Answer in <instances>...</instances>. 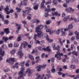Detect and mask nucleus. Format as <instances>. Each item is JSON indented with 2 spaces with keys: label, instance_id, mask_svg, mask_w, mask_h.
Returning a JSON list of instances; mask_svg holds the SVG:
<instances>
[{
  "label": "nucleus",
  "instance_id": "obj_24",
  "mask_svg": "<svg viewBox=\"0 0 79 79\" xmlns=\"http://www.w3.org/2000/svg\"><path fill=\"white\" fill-rule=\"evenodd\" d=\"M9 39L7 37H3L2 38V40L5 41V42H6L7 40H8Z\"/></svg>",
  "mask_w": 79,
  "mask_h": 79
},
{
  "label": "nucleus",
  "instance_id": "obj_6",
  "mask_svg": "<svg viewBox=\"0 0 79 79\" xmlns=\"http://www.w3.org/2000/svg\"><path fill=\"white\" fill-rule=\"evenodd\" d=\"M65 10L68 13H71V12H74V10L72 9L71 7H70L65 9Z\"/></svg>",
  "mask_w": 79,
  "mask_h": 79
},
{
  "label": "nucleus",
  "instance_id": "obj_37",
  "mask_svg": "<svg viewBox=\"0 0 79 79\" xmlns=\"http://www.w3.org/2000/svg\"><path fill=\"white\" fill-rule=\"evenodd\" d=\"M49 77H50V76H49V75H48L46 74V75L45 76V77L44 78V79H48L49 78Z\"/></svg>",
  "mask_w": 79,
  "mask_h": 79
},
{
  "label": "nucleus",
  "instance_id": "obj_17",
  "mask_svg": "<svg viewBox=\"0 0 79 79\" xmlns=\"http://www.w3.org/2000/svg\"><path fill=\"white\" fill-rule=\"evenodd\" d=\"M41 68H42V65H39L38 66H37L36 67H35V69H36L37 71H41Z\"/></svg>",
  "mask_w": 79,
  "mask_h": 79
},
{
  "label": "nucleus",
  "instance_id": "obj_25",
  "mask_svg": "<svg viewBox=\"0 0 79 79\" xmlns=\"http://www.w3.org/2000/svg\"><path fill=\"white\" fill-rule=\"evenodd\" d=\"M28 57H29V58H30V59H31V60H34V58L33 56H32L31 55L29 54Z\"/></svg>",
  "mask_w": 79,
  "mask_h": 79
},
{
  "label": "nucleus",
  "instance_id": "obj_48",
  "mask_svg": "<svg viewBox=\"0 0 79 79\" xmlns=\"http://www.w3.org/2000/svg\"><path fill=\"white\" fill-rule=\"evenodd\" d=\"M10 68H8L6 70H4V71L5 73H7L8 71H10Z\"/></svg>",
  "mask_w": 79,
  "mask_h": 79
},
{
  "label": "nucleus",
  "instance_id": "obj_64",
  "mask_svg": "<svg viewBox=\"0 0 79 79\" xmlns=\"http://www.w3.org/2000/svg\"><path fill=\"white\" fill-rule=\"evenodd\" d=\"M8 47H13V44H9L8 45Z\"/></svg>",
  "mask_w": 79,
  "mask_h": 79
},
{
  "label": "nucleus",
  "instance_id": "obj_36",
  "mask_svg": "<svg viewBox=\"0 0 79 79\" xmlns=\"http://www.w3.org/2000/svg\"><path fill=\"white\" fill-rule=\"evenodd\" d=\"M53 2L54 5H57L58 4L56 0H53Z\"/></svg>",
  "mask_w": 79,
  "mask_h": 79
},
{
  "label": "nucleus",
  "instance_id": "obj_5",
  "mask_svg": "<svg viewBox=\"0 0 79 79\" xmlns=\"http://www.w3.org/2000/svg\"><path fill=\"white\" fill-rule=\"evenodd\" d=\"M0 55H1V56H0V60H3L2 57L5 55V51L2 50V49L1 48H0Z\"/></svg>",
  "mask_w": 79,
  "mask_h": 79
},
{
  "label": "nucleus",
  "instance_id": "obj_47",
  "mask_svg": "<svg viewBox=\"0 0 79 79\" xmlns=\"http://www.w3.org/2000/svg\"><path fill=\"white\" fill-rule=\"evenodd\" d=\"M46 65L45 64H44L43 65H41V68H45V67H46Z\"/></svg>",
  "mask_w": 79,
  "mask_h": 79
},
{
  "label": "nucleus",
  "instance_id": "obj_31",
  "mask_svg": "<svg viewBox=\"0 0 79 79\" xmlns=\"http://www.w3.org/2000/svg\"><path fill=\"white\" fill-rule=\"evenodd\" d=\"M75 1V0H66V2L67 3H69V2H74V1Z\"/></svg>",
  "mask_w": 79,
  "mask_h": 79
},
{
  "label": "nucleus",
  "instance_id": "obj_13",
  "mask_svg": "<svg viewBox=\"0 0 79 79\" xmlns=\"http://www.w3.org/2000/svg\"><path fill=\"white\" fill-rule=\"evenodd\" d=\"M61 39H58V41H59V42H60L61 46H62V45H63V43H64V42H65V41L66 40H65V39H64L63 40L62 42V41H61Z\"/></svg>",
  "mask_w": 79,
  "mask_h": 79
},
{
  "label": "nucleus",
  "instance_id": "obj_1",
  "mask_svg": "<svg viewBox=\"0 0 79 79\" xmlns=\"http://www.w3.org/2000/svg\"><path fill=\"white\" fill-rule=\"evenodd\" d=\"M44 25L42 24L39 25L37 26V27H36L35 28V32H37L38 34V37L39 38H41L42 36L43 35L44 33L41 31L39 30H42L44 28Z\"/></svg>",
  "mask_w": 79,
  "mask_h": 79
},
{
  "label": "nucleus",
  "instance_id": "obj_10",
  "mask_svg": "<svg viewBox=\"0 0 79 79\" xmlns=\"http://www.w3.org/2000/svg\"><path fill=\"white\" fill-rule=\"evenodd\" d=\"M37 36H38V34H35L34 35V39L35 41V44H40V41H39L38 40H36V39Z\"/></svg>",
  "mask_w": 79,
  "mask_h": 79
},
{
  "label": "nucleus",
  "instance_id": "obj_34",
  "mask_svg": "<svg viewBox=\"0 0 79 79\" xmlns=\"http://www.w3.org/2000/svg\"><path fill=\"white\" fill-rule=\"evenodd\" d=\"M23 13H24L26 15H28L29 13V10H26L25 11H23Z\"/></svg>",
  "mask_w": 79,
  "mask_h": 79
},
{
  "label": "nucleus",
  "instance_id": "obj_50",
  "mask_svg": "<svg viewBox=\"0 0 79 79\" xmlns=\"http://www.w3.org/2000/svg\"><path fill=\"white\" fill-rule=\"evenodd\" d=\"M5 11L6 12H7L9 10V9L8 8V6H6V7L5 9Z\"/></svg>",
  "mask_w": 79,
  "mask_h": 79
},
{
  "label": "nucleus",
  "instance_id": "obj_53",
  "mask_svg": "<svg viewBox=\"0 0 79 79\" xmlns=\"http://www.w3.org/2000/svg\"><path fill=\"white\" fill-rule=\"evenodd\" d=\"M50 30V29L49 28H47L46 29V32H49Z\"/></svg>",
  "mask_w": 79,
  "mask_h": 79
},
{
  "label": "nucleus",
  "instance_id": "obj_26",
  "mask_svg": "<svg viewBox=\"0 0 79 79\" xmlns=\"http://www.w3.org/2000/svg\"><path fill=\"white\" fill-rule=\"evenodd\" d=\"M46 40L48 42H53V40L50 39H49V38L47 39Z\"/></svg>",
  "mask_w": 79,
  "mask_h": 79
},
{
  "label": "nucleus",
  "instance_id": "obj_19",
  "mask_svg": "<svg viewBox=\"0 0 79 79\" xmlns=\"http://www.w3.org/2000/svg\"><path fill=\"white\" fill-rule=\"evenodd\" d=\"M75 34L76 35L77 39H79V33L77 31L75 32Z\"/></svg>",
  "mask_w": 79,
  "mask_h": 79
},
{
  "label": "nucleus",
  "instance_id": "obj_60",
  "mask_svg": "<svg viewBox=\"0 0 79 79\" xmlns=\"http://www.w3.org/2000/svg\"><path fill=\"white\" fill-rule=\"evenodd\" d=\"M5 24H8V20H6L4 22Z\"/></svg>",
  "mask_w": 79,
  "mask_h": 79
},
{
  "label": "nucleus",
  "instance_id": "obj_55",
  "mask_svg": "<svg viewBox=\"0 0 79 79\" xmlns=\"http://www.w3.org/2000/svg\"><path fill=\"white\" fill-rule=\"evenodd\" d=\"M73 20L76 23H77L78 22V20L77 19H76V18H73Z\"/></svg>",
  "mask_w": 79,
  "mask_h": 79
},
{
  "label": "nucleus",
  "instance_id": "obj_39",
  "mask_svg": "<svg viewBox=\"0 0 79 79\" xmlns=\"http://www.w3.org/2000/svg\"><path fill=\"white\" fill-rule=\"evenodd\" d=\"M36 76L37 77V79H39L40 77V75L38 73L36 74Z\"/></svg>",
  "mask_w": 79,
  "mask_h": 79
},
{
  "label": "nucleus",
  "instance_id": "obj_58",
  "mask_svg": "<svg viewBox=\"0 0 79 79\" xmlns=\"http://www.w3.org/2000/svg\"><path fill=\"white\" fill-rule=\"evenodd\" d=\"M35 60H39V59H40V56H37L35 58Z\"/></svg>",
  "mask_w": 79,
  "mask_h": 79
},
{
  "label": "nucleus",
  "instance_id": "obj_57",
  "mask_svg": "<svg viewBox=\"0 0 79 79\" xmlns=\"http://www.w3.org/2000/svg\"><path fill=\"white\" fill-rule=\"evenodd\" d=\"M25 8L26 9V10H29V11H31V8L29 7H25Z\"/></svg>",
  "mask_w": 79,
  "mask_h": 79
},
{
  "label": "nucleus",
  "instance_id": "obj_22",
  "mask_svg": "<svg viewBox=\"0 0 79 79\" xmlns=\"http://www.w3.org/2000/svg\"><path fill=\"white\" fill-rule=\"evenodd\" d=\"M79 52H76L75 51H74L72 52V54L76 56H78V53H79Z\"/></svg>",
  "mask_w": 79,
  "mask_h": 79
},
{
  "label": "nucleus",
  "instance_id": "obj_45",
  "mask_svg": "<svg viewBox=\"0 0 79 79\" xmlns=\"http://www.w3.org/2000/svg\"><path fill=\"white\" fill-rule=\"evenodd\" d=\"M68 27L69 29H72L73 27V25L70 24L69 26Z\"/></svg>",
  "mask_w": 79,
  "mask_h": 79
},
{
  "label": "nucleus",
  "instance_id": "obj_12",
  "mask_svg": "<svg viewBox=\"0 0 79 79\" xmlns=\"http://www.w3.org/2000/svg\"><path fill=\"white\" fill-rule=\"evenodd\" d=\"M23 5L25 6H26V5H27V3L24 1H21L20 3V4H19L18 6L19 7H21V6H23Z\"/></svg>",
  "mask_w": 79,
  "mask_h": 79
},
{
  "label": "nucleus",
  "instance_id": "obj_62",
  "mask_svg": "<svg viewBox=\"0 0 79 79\" xmlns=\"http://www.w3.org/2000/svg\"><path fill=\"white\" fill-rule=\"evenodd\" d=\"M38 49L39 50H43V48L41 47H39L38 48Z\"/></svg>",
  "mask_w": 79,
  "mask_h": 79
},
{
  "label": "nucleus",
  "instance_id": "obj_49",
  "mask_svg": "<svg viewBox=\"0 0 79 79\" xmlns=\"http://www.w3.org/2000/svg\"><path fill=\"white\" fill-rule=\"evenodd\" d=\"M15 66L17 69H18V63H16L15 64Z\"/></svg>",
  "mask_w": 79,
  "mask_h": 79
},
{
  "label": "nucleus",
  "instance_id": "obj_29",
  "mask_svg": "<svg viewBox=\"0 0 79 79\" xmlns=\"http://www.w3.org/2000/svg\"><path fill=\"white\" fill-rule=\"evenodd\" d=\"M21 35H20L17 38V41L19 42V41H21Z\"/></svg>",
  "mask_w": 79,
  "mask_h": 79
},
{
  "label": "nucleus",
  "instance_id": "obj_3",
  "mask_svg": "<svg viewBox=\"0 0 79 79\" xmlns=\"http://www.w3.org/2000/svg\"><path fill=\"white\" fill-rule=\"evenodd\" d=\"M68 29H69L67 28H62L61 29L60 32L62 36H64L67 35V33L66 32V31H67Z\"/></svg>",
  "mask_w": 79,
  "mask_h": 79
},
{
  "label": "nucleus",
  "instance_id": "obj_40",
  "mask_svg": "<svg viewBox=\"0 0 79 79\" xmlns=\"http://www.w3.org/2000/svg\"><path fill=\"white\" fill-rule=\"evenodd\" d=\"M25 63V62L24 61H23L22 62H21L20 64V65L21 66H23L24 64Z\"/></svg>",
  "mask_w": 79,
  "mask_h": 79
},
{
  "label": "nucleus",
  "instance_id": "obj_27",
  "mask_svg": "<svg viewBox=\"0 0 79 79\" xmlns=\"http://www.w3.org/2000/svg\"><path fill=\"white\" fill-rule=\"evenodd\" d=\"M24 71V69L23 68H21V71L19 73H21L22 74H24L23 73Z\"/></svg>",
  "mask_w": 79,
  "mask_h": 79
},
{
  "label": "nucleus",
  "instance_id": "obj_14",
  "mask_svg": "<svg viewBox=\"0 0 79 79\" xmlns=\"http://www.w3.org/2000/svg\"><path fill=\"white\" fill-rule=\"evenodd\" d=\"M49 47H50V46H48L46 48H43V50L44 51H48V52H51V49L50 48H49Z\"/></svg>",
  "mask_w": 79,
  "mask_h": 79
},
{
  "label": "nucleus",
  "instance_id": "obj_59",
  "mask_svg": "<svg viewBox=\"0 0 79 79\" xmlns=\"http://www.w3.org/2000/svg\"><path fill=\"white\" fill-rule=\"evenodd\" d=\"M36 22L38 24H39V23H40V20H39V19H36Z\"/></svg>",
  "mask_w": 79,
  "mask_h": 79
},
{
  "label": "nucleus",
  "instance_id": "obj_41",
  "mask_svg": "<svg viewBox=\"0 0 79 79\" xmlns=\"http://www.w3.org/2000/svg\"><path fill=\"white\" fill-rule=\"evenodd\" d=\"M55 32V30H54L51 31V30L49 31V34H53V33H54V32Z\"/></svg>",
  "mask_w": 79,
  "mask_h": 79
},
{
  "label": "nucleus",
  "instance_id": "obj_33",
  "mask_svg": "<svg viewBox=\"0 0 79 79\" xmlns=\"http://www.w3.org/2000/svg\"><path fill=\"white\" fill-rule=\"evenodd\" d=\"M51 23H52V21H51V20H48L46 22L47 24H50Z\"/></svg>",
  "mask_w": 79,
  "mask_h": 79
},
{
  "label": "nucleus",
  "instance_id": "obj_35",
  "mask_svg": "<svg viewBox=\"0 0 79 79\" xmlns=\"http://www.w3.org/2000/svg\"><path fill=\"white\" fill-rule=\"evenodd\" d=\"M19 46V44L18 43H15L14 45V47H18Z\"/></svg>",
  "mask_w": 79,
  "mask_h": 79
},
{
  "label": "nucleus",
  "instance_id": "obj_51",
  "mask_svg": "<svg viewBox=\"0 0 79 79\" xmlns=\"http://www.w3.org/2000/svg\"><path fill=\"white\" fill-rule=\"evenodd\" d=\"M16 10H17L18 12H20V11L21 10L20 9L18 8V7H16Z\"/></svg>",
  "mask_w": 79,
  "mask_h": 79
},
{
  "label": "nucleus",
  "instance_id": "obj_46",
  "mask_svg": "<svg viewBox=\"0 0 79 79\" xmlns=\"http://www.w3.org/2000/svg\"><path fill=\"white\" fill-rule=\"evenodd\" d=\"M28 74H32V70L29 69Z\"/></svg>",
  "mask_w": 79,
  "mask_h": 79
},
{
  "label": "nucleus",
  "instance_id": "obj_43",
  "mask_svg": "<svg viewBox=\"0 0 79 79\" xmlns=\"http://www.w3.org/2000/svg\"><path fill=\"white\" fill-rule=\"evenodd\" d=\"M69 76L70 77H73V79H77V77H75V76L69 75Z\"/></svg>",
  "mask_w": 79,
  "mask_h": 79
},
{
  "label": "nucleus",
  "instance_id": "obj_15",
  "mask_svg": "<svg viewBox=\"0 0 79 79\" xmlns=\"http://www.w3.org/2000/svg\"><path fill=\"white\" fill-rule=\"evenodd\" d=\"M17 50L16 49H13L12 50L10 51V53H11V55H15Z\"/></svg>",
  "mask_w": 79,
  "mask_h": 79
},
{
  "label": "nucleus",
  "instance_id": "obj_38",
  "mask_svg": "<svg viewBox=\"0 0 79 79\" xmlns=\"http://www.w3.org/2000/svg\"><path fill=\"white\" fill-rule=\"evenodd\" d=\"M2 48L3 49H6L7 48L6 45L5 44H3L2 46Z\"/></svg>",
  "mask_w": 79,
  "mask_h": 79
},
{
  "label": "nucleus",
  "instance_id": "obj_8",
  "mask_svg": "<svg viewBox=\"0 0 79 79\" xmlns=\"http://www.w3.org/2000/svg\"><path fill=\"white\" fill-rule=\"evenodd\" d=\"M15 26H18L16 31V34H18L19 33V31L20 29H21V25H18V24L16 23Z\"/></svg>",
  "mask_w": 79,
  "mask_h": 79
},
{
  "label": "nucleus",
  "instance_id": "obj_11",
  "mask_svg": "<svg viewBox=\"0 0 79 79\" xmlns=\"http://www.w3.org/2000/svg\"><path fill=\"white\" fill-rule=\"evenodd\" d=\"M56 45V44L54 43L52 45V47L53 48V49L55 50H57L58 51H59L60 50V46H58L57 48L55 46Z\"/></svg>",
  "mask_w": 79,
  "mask_h": 79
},
{
  "label": "nucleus",
  "instance_id": "obj_7",
  "mask_svg": "<svg viewBox=\"0 0 79 79\" xmlns=\"http://www.w3.org/2000/svg\"><path fill=\"white\" fill-rule=\"evenodd\" d=\"M19 77L18 79H24V76H26V74L25 73L22 74L20 72L19 73Z\"/></svg>",
  "mask_w": 79,
  "mask_h": 79
},
{
  "label": "nucleus",
  "instance_id": "obj_16",
  "mask_svg": "<svg viewBox=\"0 0 79 79\" xmlns=\"http://www.w3.org/2000/svg\"><path fill=\"white\" fill-rule=\"evenodd\" d=\"M7 62H11V61L13 62L15 61V58H10L9 59H8L6 60Z\"/></svg>",
  "mask_w": 79,
  "mask_h": 79
},
{
  "label": "nucleus",
  "instance_id": "obj_20",
  "mask_svg": "<svg viewBox=\"0 0 79 79\" xmlns=\"http://www.w3.org/2000/svg\"><path fill=\"white\" fill-rule=\"evenodd\" d=\"M5 32L6 33V34H8V33H10V31H9V28H6L4 29Z\"/></svg>",
  "mask_w": 79,
  "mask_h": 79
},
{
  "label": "nucleus",
  "instance_id": "obj_44",
  "mask_svg": "<svg viewBox=\"0 0 79 79\" xmlns=\"http://www.w3.org/2000/svg\"><path fill=\"white\" fill-rule=\"evenodd\" d=\"M70 67L71 68H72V69H76V66L73 65V64L71 65L70 66Z\"/></svg>",
  "mask_w": 79,
  "mask_h": 79
},
{
  "label": "nucleus",
  "instance_id": "obj_28",
  "mask_svg": "<svg viewBox=\"0 0 79 79\" xmlns=\"http://www.w3.org/2000/svg\"><path fill=\"white\" fill-rule=\"evenodd\" d=\"M0 18H1L2 21H4V16L2 15L1 14H0Z\"/></svg>",
  "mask_w": 79,
  "mask_h": 79
},
{
  "label": "nucleus",
  "instance_id": "obj_4",
  "mask_svg": "<svg viewBox=\"0 0 79 79\" xmlns=\"http://www.w3.org/2000/svg\"><path fill=\"white\" fill-rule=\"evenodd\" d=\"M63 54L60 53L59 51H58V52H57V54L55 55V57L57 58L58 60H60L61 59V56H63Z\"/></svg>",
  "mask_w": 79,
  "mask_h": 79
},
{
  "label": "nucleus",
  "instance_id": "obj_42",
  "mask_svg": "<svg viewBox=\"0 0 79 79\" xmlns=\"http://www.w3.org/2000/svg\"><path fill=\"white\" fill-rule=\"evenodd\" d=\"M56 71L55 69L54 68H52L51 69V72L52 73H55Z\"/></svg>",
  "mask_w": 79,
  "mask_h": 79
},
{
  "label": "nucleus",
  "instance_id": "obj_2",
  "mask_svg": "<svg viewBox=\"0 0 79 79\" xmlns=\"http://www.w3.org/2000/svg\"><path fill=\"white\" fill-rule=\"evenodd\" d=\"M45 3V1H43L42 2L40 5L41 8H45L44 11L47 12H50V11H52V10L50 8L47 9V8H46V6H44V3Z\"/></svg>",
  "mask_w": 79,
  "mask_h": 79
},
{
  "label": "nucleus",
  "instance_id": "obj_9",
  "mask_svg": "<svg viewBox=\"0 0 79 79\" xmlns=\"http://www.w3.org/2000/svg\"><path fill=\"white\" fill-rule=\"evenodd\" d=\"M21 45L23 48H26L27 47V43L26 42H24L21 43Z\"/></svg>",
  "mask_w": 79,
  "mask_h": 79
},
{
  "label": "nucleus",
  "instance_id": "obj_61",
  "mask_svg": "<svg viewBox=\"0 0 79 79\" xmlns=\"http://www.w3.org/2000/svg\"><path fill=\"white\" fill-rule=\"evenodd\" d=\"M55 59L54 57H52L51 58V61L52 62H54Z\"/></svg>",
  "mask_w": 79,
  "mask_h": 79
},
{
  "label": "nucleus",
  "instance_id": "obj_21",
  "mask_svg": "<svg viewBox=\"0 0 79 79\" xmlns=\"http://www.w3.org/2000/svg\"><path fill=\"white\" fill-rule=\"evenodd\" d=\"M38 8H39V4H37L33 7V9L35 10H37Z\"/></svg>",
  "mask_w": 79,
  "mask_h": 79
},
{
  "label": "nucleus",
  "instance_id": "obj_63",
  "mask_svg": "<svg viewBox=\"0 0 79 79\" xmlns=\"http://www.w3.org/2000/svg\"><path fill=\"white\" fill-rule=\"evenodd\" d=\"M15 18H18V14L17 13H15Z\"/></svg>",
  "mask_w": 79,
  "mask_h": 79
},
{
  "label": "nucleus",
  "instance_id": "obj_18",
  "mask_svg": "<svg viewBox=\"0 0 79 79\" xmlns=\"http://www.w3.org/2000/svg\"><path fill=\"white\" fill-rule=\"evenodd\" d=\"M42 37L43 38H44L45 37L46 40L48 38V35L47 34H44V33L42 35L41 37Z\"/></svg>",
  "mask_w": 79,
  "mask_h": 79
},
{
  "label": "nucleus",
  "instance_id": "obj_56",
  "mask_svg": "<svg viewBox=\"0 0 79 79\" xmlns=\"http://www.w3.org/2000/svg\"><path fill=\"white\" fill-rule=\"evenodd\" d=\"M16 3V0H13L12 2V3L13 5H15Z\"/></svg>",
  "mask_w": 79,
  "mask_h": 79
},
{
  "label": "nucleus",
  "instance_id": "obj_54",
  "mask_svg": "<svg viewBox=\"0 0 79 79\" xmlns=\"http://www.w3.org/2000/svg\"><path fill=\"white\" fill-rule=\"evenodd\" d=\"M36 22V19H33L31 20V23H35Z\"/></svg>",
  "mask_w": 79,
  "mask_h": 79
},
{
  "label": "nucleus",
  "instance_id": "obj_32",
  "mask_svg": "<svg viewBox=\"0 0 79 79\" xmlns=\"http://www.w3.org/2000/svg\"><path fill=\"white\" fill-rule=\"evenodd\" d=\"M53 16H54V15H55L56 16H57L58 15V12H53L52 13Z\"/></svg>",
  "mask_w": 79,
  "mask_h": 79
},
{
  "label": "nucleus",
  "instance_id": "obj_30",
  "mask_svg": "<svg viewBox=\"0 0 79 79\" xmlns=\"http://www.w3.org/2000/svg\"><path fill=\"white\" fill-rule=\"evenodd\" d=\"M60 29H58L56 31V34L57 35H59L60 34Z\"/></svg>",
  "mask_w": 79,
  "mask_h": 79
},
{
  "label": "nucleus",
  "instance_id": "obj_52",
  "mask_svg": "<svg viewBox=\"0 0 79 79\" xmlns=\"http://www.w3.org/2000/svg\"><path fill=\"white\" fill-rule=\"evenodd\" d=\"M27 18L28 20H29V21H31V20L32 19V18L30 16H28L27 17Z\"/></svg>",
  "mask_w": 79,
  "mask_h": 79
},
{
  "label": "nucleus",
  "instance_id": "obj_23",
  "mask_svg": "<svg viewBox=\"0 0 79 79\" xmlns=\"http://www.w3.org/2000/svg\"><path fill=\"white\" fill-rule=\"evenodd\" d=\"M18 55H19V57L21 58L23 56V53L21 52H18Z\"/></svg>",
  "mask_w": 79,
  "mask_h": 79
}]
</instances>
